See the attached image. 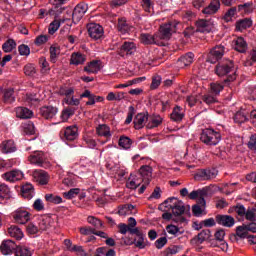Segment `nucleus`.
I'll return each instance as SVG.
<instances>
[{"mask_svg": "<svg viewBox=\"0 0 256 256\" xmlns=\"http://www.w3.org/2000/svg\"><path fill=\"white\" fill-rule=\"evenodd\" d=\"M149 121V114L139 113L134 118V127L135 129H143L145 123Z\"/></svg>", "mask_w": 256, "mask_h": 256, "instance_id": "5701e85b", "label": "nucleus"}, {"mask_svg": "<svg viewBox=\"0 0 256 256\" xmlns=\"http://www.w3.org/2000/svg\"><path fill=\"white\" fill-rule=\"evenodd\" d=\"M87 221L90 225H93V227H95L96 229H101V227H103V223L101 222V220H99L93 216H89L87 218Z\"/></svg>", "mask_w": 256, "mask_h": 256, "instance_id": "13d9d810", "label": "nucleus"}, {"mask_svg": "<svg viewBox=\"0 0 256 256\" xmlns=\"http://www.w3.org/2000/svg\"><path fill=\"white\" fill-rule=\"evenodd\" d=\"M78 193H81V189L72 188L68 192H64L63 195L66 199H73V198L77 197Z\"/></svg>", "mask_w": 256, "mask_h": 256, "instance_id": "4d7b16f0", "label": "nucleus"}, {"mask_svg": "<svg viewBox=\"0 0 256 256\" xmlns=\"http://www.w3.org/2000/svg\"><path fill=\"white\" fill-rule=\"evenodd\" d=\"M237 13V8L232 7L230 8L225 14H224V21H226V23H229V21H232V19L235 17V14Z\"/></svg>", "mask_w": 256, "mask_h": 256, "instance_id": "6e6d98bb", "label": "nucleus"}, {"mask_svg": "<svg viewBox=\"0 0 256 256\" xmlns=\"http://www.w3.org/2000/svg\"><path fill=\"white\" fill-rule=\"evenodd\" d=\"M207 197V189L192 191L189 194V199H205Z\"/></svg>", "mask_w": 256, "mask_h": 256, "instance_id": "37998d69", "label": "nucleus"}, {"mask_svg": "<svg viewBox=\"0 0 256 256\" xmlns=\"http://www.w3.org/2000/svg\"><path fill=\"white\" fill-rule=\"evenodd\" d=\"M24 132L26 133V135L35 134V124H33V122H28L24 124Z\"/></svg>", "mask_w": 256, "mask_h": 256, "instance_id": "680f3d73", "label": "nucleus"}, {"mask_svg": "<svg viewBox=\"0 0 256 256\" xmlns=\"http://www.w3.org/2000/svg\"><path fill=\"white\" fill-rule=\"evenodd\" d=\"M231 75L228 78V81H235V66L233 61H227L216 66V75L219 77H225V75Z\"/></svg>", "mask_w": 256, "mask_h": 256, "instance_id": "f03ea898", "label": "nucleus"}, {"mask_svg": "<svg viewBox=\"0 0 256 256\" xmlns=\"http://www.w3.org/2000/svg\"><path fill=\"white\" fill-rule=\"evenodd\" d=\"M177 23L169 22L160 27V39H171V35L177 32Z\"/></svg>", "mask_w": 256, "mask_h": 256, "instance_id": "0eeeda50", "label": "nucleus"}, {"mask_svg": "<svg viewBox=\"0 0 256 256\" xmlns=\"http://www.w3.org/2000/svg\"><path fill=\"white\" fill-rule=\"evenodd\" d=\"M251 25H253V20H251L250 18L238 20L236 22V31H245V29H249Z\"/></svg>", "mask_w": 256, "mask_h": 256, "instance_id": "c9c22d12", "label": "nucleus"}, {"mask_svg": "<svg viewBox=\"0 0 256 256\" xmlns=\"http://www.w3.org/2000/svg\"><path fill=\"white\" fill-rule=\"evenodd\" d=\"M200 139L205 145H219L221 134L211 128H207L202 131Z\"/></svg>", "mask_w": 256, "mask_h": 256, "instance_id": "f257e3e1", "label": "nucleus"}, {"mask_svg": "<svg viewBox=\"0 0 256 256\" xmlns=\"http://www.w3.org/2000/svg\"><path fill=\"white\" fill-rule=\"evenodd\" d=\"M163 123V118L159 115H152L148 117V129H154V127H159Z\"/></svg>", "mask_w": 256, "mask_h": 256, "instance_id": "e433bc0d", "label": "nucleus"}, {"mask_svg": "<svg viewBox=\"0 0 256 256\" xmlns=\"http://www.w3.org/2000/svg\"><path fill=\"white\" fill-rule=\"evenodd\" d=\"M147 244H145V235L140 234L137 236V239H135V246L138 247V249H145Z\"/></svg>", "mask_w": 256, "mask_h": 256, "instance_id": "bf43d9fd", "label": "nucleus"}, {"mask_svg": "<svg viewBox=\"0 0 256 256\" xmlns=\"http://www.w3.org/2000/svg\"><path fill=\"white\" fill-rule=\"evenodd\" d=\"M216 222L218 225H223V227H233L235 225V218L229 215H218L216 216Z\"/></svg>", "mask_w": 256, "mask_h": 256, "instance_id": "4be33fe9", "label": "nucleus"}, {"mask_svg": "<svg viewBox=\"0 0 256 256\" xmlns=\"http://www.w3.org/2000/svg\"><path fill=\"white\" fill-rule=\"evenodd\" d=\"M16 256H32L33 252L25 246H17L15 250Z\"/></svg>", "mask_w": 256, "mask_h": 256, "instance_id": "49530a36", "label": "nucleus"}, {"mask_svg": "<svg viewBox=\"0 0 256 256\" xmlns=\"http://www.w3.org/2000/svg\"><path fill=\"white\" fill-rule=\"evenodd\" d=\"M59 47L57 46H51L50 47V59L52 61V63H55V61H57V57L59 56Z\"/></svg>", "mask_w": 256, "mask_h": 256, "instance_id": "052dcab7", "label": "nucleus"}, {"mask_svg": "<svg viewBox=\"0 0 256 256\" xmlns=\"http://www.w3.org/2000/svg\"><path fill=\"white\" fill-rule=\"evenodd\" d=\"M22 197L28 201L35 197V189L32 184L27 183L22 186Z\"/></svg>", "mask_w": 256, "mask_h": 256, "instance_id": "c85d7f7f", "label": "nucleus"}, {"mask_svg": "<svg viewBox=\"0 0 256 256\" xmlns=\"http://www.w3.org/2000/svg\"><path fill=\"white\" fill-rule=\"evenodd\" d=\"M218 172L216 169H200L194 175L196 181H211L217 177Z\"/></svg>", "mask_w": 256, "mask_h": 256, "instance_id": "423d86ee", "label": "nucleus"}, {"mask_svg": "<svg viewBox=\"0 0 256 256\" xmlns=\"http://www.w3.org/2000/svg\"><path fill=\"white\" fill-rule=\"evenodd\" d=\"M164 205L171 209L172 215L174 217H180V215L185 213V204L183 201L177 200V198H169L165 200Z\"/></svg>", "mask_w": 256, "mask_h": 256, "instance_id": "7ed1b4c3", "label": "nucleus"}, {"mask_svg": "<svg viewBox=\"0 0 256 256\" xmlns=\"http://www.w3.org/2000/svg\"><path fill=\"white\" fill-rule=\"evenodd\" d=\"M45 199L46 201H48V203H54V205H59V203H63V198H61V196L53 194H46Z\"/></svg>", "mask_w": 256, "mask_h": 256, "instance_id": "8fccbe9b", "label": "nucleus"}, {"mask_svg": "<svg viewBox=\"0 0 256 256\" xmlns=\"http://www.w3.org/2000/svg\"><path fill=\"white\" fill-rule=\"evenodd\" d=\"M45 160H46L45 153L40 151H35L33 154H31L28 157L29 163H31L32 165H37L38 167H43Z\"/></svg>", "mask_w": 256, "mask_h": 256, "instance_id": "ddd939ff", "label": "nucleus"}, {"mask_svg": "<svg viewBox=\"0 0 256 256\" xmlns=\"http://www.w3.org/2000/svg\"><path fill=\"white\" fill-rule=\"evenodd\" d=\"M141 183H143V180L138 175L131 174L126 183V186L128 189H137Z\"/></svg>", "mask_w": 256, "mask_h": 256, "instance_id": "c756f323", "label": "nucleus"}, {"mask_svg": "<svg viewBox=\"0 0 256 256\" xmlns=\"http://www.w3.org/2000/svg\"><path fill=\"white\" fill-rule=\"evenodd\" d=\"M138 176L143 180V183L149 185V183H151V178L153 177V168L149 165L141 166Z\"/></svg>", "mask_w": 256, "mask_h": 256, "instance_id": "9b49d317", "label": "nucleus"}, {"mask_svg": "<svg viewBox=\"0 0 256 256\" xmlns=\"http://www.w3.org/2000/svg\"><path fill=\"white\" fill-rule=\"evenodd\" d=\"M64 103L66 105H71L72 107H79L81 100L73 96L64 98Z\"/></svg>", "mask_w": 256, "mask_h": 256, "instance_id": "603ef678", "label": "nucleus"}, {"mask_svg": "<svg viewBox=\"0 0 256 256\" xmlns=\"http://www.w3.org/2000/svg\"><path fill=\"white\" fill-rule=\"evenodd\" d=\"M18 51L20 53V55L22 56H29L31 54V49L29 48V46L22 44L18 47Z\"/></svg>", "mask_w": 256, "mask_h": 256, "instance_id": "69168bd1", "label": "nucleus"}, {"mask_svg": "<svg viewBox=\"0 0 256 256\" xmlns=\"http://www.w3.org/2000/svg\"><path fill=\"white\" fill-rule=\"evenodd\" d=\"M221 9V1L220 0H212L208 6L202 9L203 15H215L217 11Z\"/></svg>", "mask_w": 256, "mask_h": 256, "instance_id": "2eb2a0df", "label": "nucleus"}, {"mask_svg": "<svg viewBox=\"0 0 256 256\" xmlns=\"http://www.w3.org/2000/svg\"><path fill=\"white\" fill-rule=\"evenodd\" d=\"M88 34L91 37V39H94L97 41L98 39H101L103 35H105V30H103V26L91 23L87 25Z\"/></svg>", "mask_w": 256, "mask_h": 256, "instance_id": "1a4fd4ad", "label": "nucleus"}, {"mask_svg": "<svg viewBox=\"0 0 256 256\" xmlns=\"http://www.w3.org/2000/svg\"><path fill=\"white\" fill-rule=\"evenodd\" d=\"M16 116L19 119H31L33 117V111L25 107L16 108Z\"/></svg>", "mask_w": 256, "mask_h": 256, "instance_id": "f704fd0d", "label": "nucleus"}, {"mask_svg": "<svg viewBox=\"0 0 256 256\" xmlns=\"http://www.w3.org/2000/svg\"><path fill=\"white\" fill-rule=\"evenodd\" d=\"M59 27H61V20L55 19L52 21L48 27L49 35H55L59 31Z\"/></svg>", "mask_w": 256, "mask_h": 256, "instance_id": "a18cd8bd", "label": "nucleus"}, {"mask_svg": "<svg viewBox=\"0 0 256 256\" xmlns=\"http://www.w3.org/2000/svg\"><path fill=\"white\" fill-rule=\"evenodd\" d=\"M53 227V218L50 216H40L38 218V228L40 231H47Z\"/></svg>", "mask_w": 256, "mask_h": 256, "instance_id": "aec40b11", "label": "nucleus"}, {"mask_svg": "<svg viewBox=\"0 0 256 256\" xmlns=\"http://www.w3.org/2000/svg\"><path fill=\"white\" fill-rule=\"evenodd\" d=\"M133 209H135V206H133L132 204H126L119 208L118 213L122 216L132 215Z\"/></svg>", "mask_w": 256, "mask_h": 256, "instance_id": "de8ad7c7", "label": "nucleus"}, {"mask_svg": "<svg viewBox=\"0 0 256 256\" xmlns=\"http://www.w3.org/2000/svg\"><path fill=\"white\" fill-rule=\"evenodd\" d=\"M13 219L19 225H25L31 221V213L25 208H18L13 212Z\"/></svg>", "mask_w": 256, "mask_h": 256, "instance_id": "20e7f679", "label": "nucleus"}, {"mask_svg": "<svg viewBox=\"0 0 256 256\" xmlns=\"http://www.w3.org/2000/svg\"><path fill=\"white\" fill-rule=\"evenodd\" d=\"M196 31H198V33H211L215 31V22L213 19H200L196 21Z\"/></svg>", "mask_w": 256, "mask_h": 256, "instance_id": "39448f33", "label": "nucleus"}, {"mask_svg": "<svg viewBox=\"0 0 256 256\" xmlns=\"http://www.w3.org/2000/svg\"><path fill=\"white\" fill-rule=\"evenodd\" d=\"M24 174L20 170H12L3 174V179L9 181L10 183H15V181H21Z\"/></svg>", "mask_w": 256, "mask_h": 256, "instance_id": "a211bd4d", "label": "nucleus"}, {"mask_svg": "<svg viewBox=\"0 0 256 256\" xmlns=\"http://www.w3.org/2000/svg\"><path fill=\"white\" fill-rule=\"evenodd\" d=\"M17 250V244L13 240H5L0 246V251L3 255H12L13 251Z\"/></svg>", "mask_w": 256, "mask_h": 256, "instance_id": "dca6fc26", "label": "nucleus"}, {"mask_svg": "<svg viewBox=\"0 0 256 256\" xmlns=\"http://www.w3.org/2000/svg\"><path fill=\"white\" fill-rule=\"evenodd\" d=\"M249 233L248 226H238L236 228V235L240 237V239H245Z\"/></svg>", "mask_w": 256, "mask_h": 256, "instance_id": "3c124183", "label": "nucleus"}, {"mask_svg": "<svg viewBox=\"0 0 256 256\" xmlns=\"http://www.w3.org/2000/svg\"><path fill=\"white\" fill-rule=\"evenodd\" d=\"M207 207V202L205 198L199 199L198 204L192 206V213L194 217H203L205 215V208Z\"/></svg>", "mask_w": 256, "mask_h": 256, "instance_id": "f3484780", "label": "nucleus"}, {"mask_svg": "<svg viewBox=\"0 0 256 256\" xmlns=\"http://www.w3.org/2000/svg\"><path fill=\"white\" fill-rule=\"evenodd\" d=\"M140 40L144 45H153L158 41L157 36L151 34H141Z\"/></svg>", "mask_w": 256, "mask_h": 256, "instance_id": "58836bf2", "label": "nucleus"}, {"mask_svg": "<svg viewBox=\"0 0 256 256\" xmlns=\"http://www.w3.org/2000/svg\"><path fill=\"white\" fill-rule=\"evenodd\" d=\"M88 9L89 7L85 3H80L76 5L72 13L73 23H79V21H81V19H83V17L85 16V13H87Z\"/></svg>", "mask_w": 256, "mask_h": 256, "instance_id": "9d476101", "label": "nucleus"}, {"mask_svg": "<svg viewBox=\"0 0 256 256\" xmlns=\"http://www.w3.org/2000/svg\"><path fill=\"white\" fill-rule=\"evenodd\" d=\"M84 71L89 74H96L101 71V61L94 60L84 67Z\"/></svg>", "mask_w": 256, "mask_h": 256, "instance_id": "cd10ccee", "label": "nucleus"}, {"mask_svg": "<svg viewBox=\"0 0 256 256\" xmlns=\"http://www.w3.org/2000/svg\"><path fill=\"white\" fill-rule=\"evenodd\" d=\"M234 121L238 124L245 123V121H247V116H245V113L243 112H237L234 116Z\"/></svg>", "mask_w": 256, "mask_h": 256, "instance_id": "0e129e2a", "label": "nucleus"}, {"mask_svg": "<svg viewBox=\"0 0 256 256\" xmlns=\"http://www.w3.org/2000/svg\"><path fill=\"white\" fill-rule=\"evenodd\" d=\"M121 51H124L127 55H133L137 51V44H135V42L126 41L121 46Z\"/></svg>", "mask_w": 256, "mask_h": 256, "instance_id": "72a5a7b5", "label": "nucleus"}, {"mask_svg": "<svg viewBox=\"0 0 256 256\" xmlns=\"http://www.w3.org/2000/svg\"><path fill=\"white\" fill-rule=\"evenodd\" d=\"M248 147L251 149V151H255L256 153V134L250 137V140L248 141Z\"/></svg>", "mask_w": 256, "mask_h": 256, "instance_id": "774afa93", "label": "nucleus"}, {"mask_svg": "<svg viewBox=\"0 0 256 256\" xmlns=\"http://www.w3.org/2000/svg\"><path fill=\"white\" fill-rule=\"evenodd\" d=\"M234 49L238 51V53H246L247 52V41L245 38L238 37L234 40Z\"/></svg>", "mask_w": 256, "mask_h": 256, "instance_id": "7c9ffc66", "label": "nucleus"}, {"mask_svg": "<svg viewBox=\"0 0 256 256\" xmlns=\"http://www.w3.org/2000/svg\"><path fill=\"white\" fill-rule=\"evenodd\" d=\"M221 91H223V85L220 83H212L211 84V93H213V95H219V93H221Z\"/></svg>", "mask_w": 256, "mask_h": 256, "instance_id": "e2e57ef3", "label": "nucleus"}, {"mask_svg": "<svg viewBox=\"0 0 256 256\" xmlns=\"http://www.w3.org/2000/svg\"><path fill=\"white\" fill-rule=\"evenodd\" d=\"M33 178L36 183H39L40 185H47V183H49V175L43 170H35L33 172Z\"/></svg>", "mask_w": 256, "mask_h": 256, "instance_id": "412c9836", "label": "nucleus"}, {"mask_svg": "<svg viewBox=\"0 0 256 256\" xmlns=\"http://www.w3.org/2000/svg\"><path fill=\"white\" fill-rule=\"evenodd\" d=\"M87 61V57L80 52H74L71 55L70 65H83Z\"/></svg>", "mask_w": 256, "mask_h": 256, "instance_id": "473e14b6", "label": "nucleus"}, {"mask_svg": "<svg viewBox=\"0 0 256 256\" xmlns=\"http://www.w3.org/2000/svg\"><path fill=\"white\" fill-rule=\"evenodd\" d=\"M24 73L28 77H35V75L37 74V69L35 68V65L28 64L24 67Z\"/></svg>", "mask_w": 256, "mask_h": 256, "instance_id": "864d4df0", "label": "nucleus"}, {"mask_svg": "<svg viewBox=\"0 0 256 256\" xmlns=\"http://www.w3.org/2000/svg\"><path fill=\"white\" fill-rule=\"evenodd\" d=\"M96 133L99 137H105L106 139H111V128L107 124H100L96 127Z\"/></svg>", "mask_w": 256, "mask_h": 256, "instance_id": "bb28decb", "label": "nucleus"}, {"mask_svg": "<svg viewBox=\"0 0 256 256\" xmlns=\"http://www.w3.org/2000/svg\"><path fill=\"white\" fill-rule=\"evenodd\" d=\"M225 55V46L218 45L212 48L208 54V63H217Z\"/></svg>", "mask_w": 256, "mask_h": 256, "instance_id": "6e6552de", "label": "nucleus"}, {"mask_svg": "<svg viewBox=\"0 0 256 256\" xmlns=\"http://www.w3.org/2000/svg\"><path fill=\"white\" fill-rule=\"evenodd\" d=\"M193 59H195V54H193V52H188L177 61V66L180 69H183V67H188V65L193 63Z\"/></svg>", "mask_w": 256, "mask_h": 256, "instance_id": "b1692460", "label": "nucleus"}, {"mask_svg": "<svg viewBox=\"0 0 256 256\" xmlns=\"http://www.w3.org/2000/svg\"><path fill=\"white\" fill-rule=\"evenodd\" d=\"M16 47L17 43H15V40L13 39H9L2 45L4 53H11V51H13V49H15Z\"/></svg>", "mask_w": 256, "mask_h": 256, "instance_id": "09e8293b", "label": "nucleus"}, {"mask_svg": "<svg viewBox=\"0 0 256 256\" xmlns=\"http://www.w3.org/2000/svg\"><path fill=\"white\" fill-rule=\"evenodd\" d=\"M118 31L120 35H127L131 31V27L125 22V19L118 20Z\"/></svg>", "mask_w": 256, "mask_h": 256, "instance_id": "ea45409f", "label": "nucleus"}, {"mask_svg": "<svg viewBox=\"0 0 256 256\" xmlns=\"http://www.w3.org/2000/svg\"><path fill=\"white\" fill-rule=\"evenodd\" d=\"M238 11H243V13H253V3L247 2L238 5Z\"/></svg>", "mask_w": 256, "mask_h": 256, "instance_id": "5fc2aeb1", "label": "nucleus"}, {"mask_svg": "<svg viewBox=\"0 0 256 256\" xmlns=\"http://www.w3.org/2000/svg\"><path fill=\"white\" fill-rule=\"evenodd\" d=\"M253 63H256V47L250 52L246 66L253 65Z\"/></svg>", "mask_w": 256, "mask_h": 256, "instance_id": "338daca9", "label": "nucleus"}, {"mask_svg": "<svg viewBox=\"0 0 256 256\" xmlns=\"http://www.w3.org/2000/svg\"><path fill=\"white\" fill-rule=\"evenodd\" d=\"M3 199H11V190L5 184L0 185V203Z\"/></svg>", "mask_w": 256, "mask_h": 256, "instance_id": "a19ab883", "label": "nucleus"}, {"mask_svg": "<svg viewBox=\"0 0 256 256\" xmlns=\"http://www.w3.org/2000/svg\"><path fill=\"white\" fill-rule=\"evenodd\" d=\"M0 151L4 154L15 153L17 147H15V142L13 140H6L0 144Z\"/></svg>", "mask_w": 256, "mask_h": 256, "instance_id": "a878e982", "label": "nucleus"}, {"mask_svg": "<svg viewBox=\"0 0 256 256\" xmlns=\"http://www.w3.org/2000/svg\"><path fill=\"white\" fill-rule=\"evenodd\" d=\"M8 234L10 237H14V239H17L18 241H20V239L24 236L23 230H21L19 226H11L8 228Z\"/></svg>", "mask_w": 256, "mask_h": 256, "instance_id": "4c0bfd02", "label": "nucleus"}, {"mask_svg": "<svg viewBox=\"0 0 256 256\" xmlns=\"http://www.w3.org/2000/svg\"><path fill=\"white\" fill-rule=\"evenodd\" d=\"M15 91L13 88L6 89L4 91V103H14L15 101Z\"/></svg>", "mask_w": 256, "mask_h": 256, "instance_id": "c03bdc74", "label": "nucleus"}, {"mask_svg": "<svg viewBox=\"0 0 256 256\" xmlns=\"http://www.w3.org/2000/svg\"><path fill=\"white\" fill-rule=\"evenodd\" d=\"M211 239V231L210 230H202L197 236H195L191 243L192 245H201L205 243V241H209Z\"/></svg>", "mask_w": 256, "mask_h": 256, "instance_id": "6ab92c4d", "label": "nucleus"}, {"mask_svg": "<svg viewBox=\"0 0 256 256\" xmlns=\"http://www.w3.org/2000/svg\"><path fill=\"white\" fill-rule=\"evenodd\" d=\"M183 117H185V110L181 106H176L170 114V119L176 122L183 121Z\"/></svg>", "mask_w": 256, "mask_h": 256, "instance_id": "2f4dec72", "label": "nucleus"}, {"mask_svg": "<svg viewBox=\"0 0 256 256\" xmlns=\"http://www.w3.org/2000/svg\"><path fill=\"white\" fill-rule=\"evenodd\" d=\"M119 147L122 149H125L126 151L128 149H131V145H133V141L127 136H121L118 142Z\"/></svg>", "mask_w": 256, "mask_h": 256, "instance_id": "79ce46f5", "label": "nucleus"}, {"mask_svg": "<svg viewBox=\"0 0 256 256\" xmlns=\"http://www.w3.org/2000/svg\"><path fill=\"white\" fill-rule=\"evenodd\" d=\"M57 113H59V109L55 106H44L40 109V115L48 121L54 119Z\"/></svg>", "mask_w": 256, "mask_h": 256, "instance_id": "f8f14e48", "label": "nucleus"}, {"mask_svg": "<svg viewBox=\"0 0 256 256\" xmlns=\"http://www.w3.org/2000/svg\"><path fill=\"white\" fill-rule=\"evenodd\" d=\"M63 11H65V8H63V6L53 5V7L48 12H46L44 9H41L40 18L43 19L45 15H49L50 17H54V19H57V17H59V15L63 13Z\"/></svg>", "mask_w": 256, "mask_h": 256, "instance_id": "4468645a", "label": "nucleus"}, {"mask_svg": "<svg viewBox=\"0 0 256 256\" xmlns=\"http://www.w3.org/2000/svg\"><path fill=\"white\" fill-rule=\"evenodd\" d=\"M79 129L77 126H69L64 131V137L66 141H75L79 137Z\"/></svg>", "mask_w": 256, "mask_h": 256, "instance_id": "393cba45", "label": "nucleus"}]
</instances>
